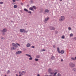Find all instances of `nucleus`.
<instances>
[{"label": "nucleus", "instance_id": "45", "mask_svg": "<svg viewBox=\"0 0 76 76\" xmlns=\"http://www.w3.org/2000/svg\"><path fill=\"white\" fill-rule=\"evenodd\" d=\"M3 35H5V33H3Z\"/></svg>", "mask_w": 76, "mask_h": 76}, {"label": "nucleus", "instance_id": "38", "mask_svg": "<svg viewBox=\"0 0 76 76\" xmlns=\"http://www.w3.org/2000/svg\"><path fill=\"white\" fill-rule=\"evenodd\" d=\"M68 29L69 30H71V28H70V27L68 28Z\"/></svg>", "mask_w": 76, "mask_h": 76}, {"label": "nucleus", "instance_id": "5", "mask_svg": "<svg viewBox=\"0 0 76 76\" xmlns=\"http://www.w3.org/2000/svg\"><path fill=\"white\" fill-rule=\"evenodd\" d=\"M26 55L27 56H28V57H30L29 59V60H32V58L31 57V55L28 54H26Z\"/></svg>", "mask_w": 76, "mask_h": 76}, {"label": "nucleus", "instance_id": "23", "mask_svg": "<svg viewBox=\"0 0 76 76\" xmlns=\"http://www.w3.org/2000/svg\"><path fill=\"white\" fill-rule=\"evenodd\" d=\"M37 58H39L40 57V56L39 55H37L36 56Z\"/></svg>", "mask_w": 76, "mask_h": 76}, {"label": "nucleus", "instance_id": "41", "mask_svg": "<svg viewBox=\"0 0 76 76\" xmlns=\"http://www.w3.org/2000/svg\"><path fill=\"white\" fill-rule=\"evenodd\" d=\"M20 4L22 5V6H23V4L22 3H21Z\"/></svg>", "mask_w": 76, "mask_h": 76}, {"label": "nucleus", "instance_id": "43", "mask_svg": "<svg viewBox=\"0 0 76 76\" xmlns=\"http://www.w3.org/2000/svg\"><path fill=\"white\" fill-rule=\"evenodd\" d=\"M16 0H12L13 2H15Z\"/></svg>", "mask_w": 76, "mask_h": 76}, {"label": "nucleus", "instance_id": "34", "mask_svg": "<svg viewBox=\"0 0 76 76\" xmlns=\"http://www.w3.org/2000/svg\"><path fill=\"white\" fill-rule=\"evenodd\" d=\"M61 38H62V39H63L64 38V36H62L61 37Z\"/></svg>", "mask_w": 76, "mask_h": 76}, {"label": "nucleus", "instance_id": "28", "mask_svg": "<svg viewBox=\"0 0 76 76\" xmlns=\"http://www.w3.org/2000/svg\"><path fill=\"white\" fill-rule=\"evenodd\" d=\"M14 7L15 9H16V8H17V6L16 5H14Z\"/></svg>", "mask_w": 76, "mask_h": 76}, {"label": "nucleus", "instance_id": "36", "mask_svg": "<svg viewBox=\"0 0 76 76\" xmlns=\"http://www.w3.org/2000/svg\"><path fill=\"white\" fill-rule=\"evenodd\" d=\"M10 73V71L8 70L7 71V74H9Z\"/></svg>", "mask_w": 76, "mask_h": 76}, {"label": "nucleus", "instance_id": "27", "mask_svg": "<svg viewBox=\"0 0 76 76\" xmlns=\"http://www.w3.org/2000/svg\"><path fill=\"white\" fill-rule=\"evenodd\" d=\"M57 72H55L54 73V75H53V76H57V75H56V74H57Z\"/></svg>", "mask_w": 76, "mask_h": 76}, {"label": "nucleus", "instance_id": "18", "mask_svg": "<svg viewBox=\"0 0 76 76\" xmlns=\"http://www.w3.org/2000/svg\"><path fill=\"white\" fill-rule=\"evenodd\" d=\"M57 50L58 53H60V49H59V48H57Z\"/></svg>", "mask_w": 76, "mask_h": 76}, {"label": "nucleus", "instance_id": "25", "mask_svg": "<svg viewBox=\"0 0 76 76\" xmlns=\"http://www.w3.org/2000/svg\"><path fill=\"white\" fill-rule=\"evenodd\" d=\"M54 72H55V73H56H56H57V72H58V70H56L55 69V70H54Z\"/></svg>", "mask_w": 76, "mask_h": 76}, {"label": "nucleus", "instance_id": "33", "mask_svg": "<svg viewBox=\"0 0 76 76\" xmlns=\"http://www.w3.org/2000/svg\"><path fill=\"white\" fill-rule=\"evenodd\" d=\"M3 4V2H0V4Z\"/></svg>", "mask_w": 76, "mask_h": 76}, {"label": "nucleus", "instance_id": "9", "mask_svg": "<svg viewBox=\"0 0 76 76\" xmlns=\"http://www.w3.org/2000/svg\"><path fill=\"white\" fill-rule=\"evenodd\" d=\"M7 31V29L6 28H4L3 29V30H2L1 32H3V33H4V32H6Z\"/></svg>", "mask_w": 76, "mask_h": 76}, {"label": "nucleus", "instance_id": "3", "mask_svg": "<svg viewBox=\"0 0 76 76\" xmlns=\"http://www.w3.org/2000/svg\"><path fill=\"white\" fill-rule=\"evenodd\" d=\"M64 20V16H61V17L59 19V21L60 22H62V21H63Z\"/></svg>", "mask_w": 76, "mask_h": 76}, {"label": "nucleus", "instance_id": "6", "mask_svg": "<svg viewBox=\"0 0 76 76\" xmlns=\"http://www.w3.org/2000/svg\"><path fill=\"white\" fill-rule=\"evenodd\" d=\"M12 46H14L13 47L15 48H17L18 47V45H16V44H15L14 43H12Z\"/></svg>", "mask_w": 76, "mask_h": 76}, {"label": "nucleus", "instance_id": "13", "mask_svg": "<svg viewBox=\"0 0 76 76\" xmlns=\"http://www.w3.org/2000/svg\"><path fill=\"white\" fill-rule=\"evenodd\" d=\"M11 50H16V48H15L14 47H12L11 48Z\"/></svg>", "mask_w": 76, "mask_h": 76}, {"label": "nucleus", "instance_id": "29", "mask_svg": "<svg viewBox=\"0 0 76 76\" xmlns=\"http://www.w3.org/2000/svg\"><path fill=\"white\" fill-rule=\"evenodd\" d=\"M71 59L72 60H75V58H71Z\"/></svg>", "mask_w": 76, "mask_h": 76}, {"label": "nucleus", "instance_id": "50", "mask_svg": "<svg viewBox=\"0 0 76 76\" xmlns=\"http://www.w3.org/2000/svg\"><path fill=\"white\" fill-rule=\"evenodd\" d=\"M37 76H40V75L39 74H38L37 75Z\"/></svg>", "mask_w": 76, "mask_h": 76}, {"label": "nucleus", "instance_id": "7", "mask_svg": "<svg viewBox=\"0 0 76 76\" xmlns=\"http://www.w3.org/2000/svg\"><path fill=\"white\" fill-rule=\"evenodd\" d=\"M49 19H50V18L49 17L46 18L45 20H44V22H45V23H47V20H48Z\"/></svg>", "mask_w": 76, "mask_h": 76}, {"label": "nucleus", "instance_id": "46", "mask_svg": "<svg viewBox=\"0 0 76 76\" xmlns=\"http://www.w3.org/2000/svg\"><path fill=\"white\" fill-rule=\"evenodd\" d=\"M17 44L18 46H20V45H19V44L17 43Z\"/></svg>", "mask_w": 76, "mask_h": 76}, {"label": "nucleus", "instance_id": "44", "mask_svg": "<svg viewBox=\"0 0 76 76\" xmlns=\"http://www.w3.org/2000/svg\"><path fill=\"white\" fill-rule=\"evenodd\" d=\"M31 48H35V47L34 46H32V47H31Z\"/></svg>", "mask_w": 76, "mask_h": 76}, {"label": "nucleus", "instance_id": "40", "mask_svg": "<svg viewBox=\"0 0 76 76\" xmlns=\"http://www.w3.org/2000/svg\"><path fill=\"white\" fill-rule=\"evenodd\" d=\"M58 33V31H55V34H57Z\"/></svg>", "mask_w": 76, "mask_h": 76}, {"label": "nucleus", "instance_id": "53", "mask_svg": "<svg viewBox=\"0 0 76 76\" xmlns=\"http://www.w3.org/2000/svg\"><path fill=\"white\" fill-rule=\"evenodd\" d=\"M60 1H62V0H60Z\"/></svg>", "mask_w": 76, "mask_h": 76}, {"label": "nucleus", "instance_id": "58", "mask_svg": "<svg viewBox=\"0 0 76 76\" xmlns=\"http://www.w3.org/2000/svg\"><path fill=\"white\" fill-rule=\"evenodd\" d=\"M11 22H12V21Z\"/></svg>", "mask_w": 76, "mask_h": 76}, {"label": "nucleus", "instance_id": "37", "mask_svg": "<svg viewBox=\"0 0 76 76\" xmlns=\"http://www.w3.org/2000/svg\"><path fill=\"white\" fill-rule=\"evenodd\" d=\"M22 73H26V72L24 71H22Z\"/></svg>", "mask_w": 76, "mask_h": 76}, {"label": "nucleus", "instance_id": "56", "mask_svg": "<svg viewBox=\"0 0 76 76\" xmlns=\"http://www.w3.org/2000/svg\"><path fill=\"white\" fill-rule=\"evenodd\" d=\"M4 76H7V75H5Z\"/></svg>", "mask_w": 76, "mask_h": 76}, {"label": "nucleus", "instance_id": "54", "mask_svg": "<svg viewBox=\"0 0 76 76\" xmlns=\"http://www.w3.org/2000/svg\"><path fill=\"white\" fill-rule=\"evenodd\" d=\"M75 60H76V57H75Z\"/></svg>", "mask_w": 76, "mask_h": 76}, {"label": "nucleus", "instance_id": "39", "mask_svg": "<svg viewBox=\"0 0 76 76\" xmlns=\"http://www.w3.org/2000/svg\"><path fill=\"white\" fill-rule=\"evenodd\" d=\"M45 49H42V51H45Z\"/></svg>", "mask_w": 76, "mask_h": 76}, {"label": "nucleus", "instance_id": "20", "mask_svg": "<svg viewBox=\"0 0 76 76\" xmlns=\"http://www.w3.org/2000/svg\"><path fill=\"white\" fill-rule=\"evenodd\" d=\"M30 44H29V43H28L26 45L27 47H30Z\"/></svg>", "mask_w": 76, "mask_h": 76}, {"label": "nucleus", "instance_id": "26", "mask_svg": "<svg viewBox=\"0 0 76 76\" xmlns=\"http://www.w3.org/2000/svg\"><path fill=\"white\" fill-rule=\"evenodd\" d=\"M27 12H28V13H30V14H31L32 13V12L30 11H28Z\"/></svg>", "mask_w": 76, "mask_h": 76}, {"label": "nucleus", "instance_id": "57", "mask_svg": "<svg viewBox=\"0 0 76 76\" xmlns=\"http://www.w3.org/2000/svg\"><path fill=\"white\" fill-rule=\"evenodd\" d=\"M29 6V5H27V6Z\"/></svg>", "mask_w": 76, "mask_h": 76}, {"label": "nucleus", "instance_id": "30", "mask_svg": "<svg viewBox=\"0 0 76 76\" xmlns=\"http://www.w3.org/2000/svg\"><path fill=\"white\" fill-rule=\"evenodd\" d=\"M35 61H38V59L37 58H35Z\"/></svg>", "mask_w": 76, "mask_h": 76}, {"label": "nucleus", "instance_id": "51", "mask_svg": "<svg viewBox=\"0 0 76 76\" xmlns=\"http://www.w3.org/2000/svg\"><path fill=\"white\" fill-rule=\"evenodd\" d=\"M16 76H19L18 74H16Z\"/></svg>", "mask_w": 76, "mask_h": 76}, {"label": "nucleus", "instance_id": "21", "mask_svg": "<svg viewBox=\"0 0 76 76\" xmlns=\"http://www.w3.org/2000/svg\"><path fill=\"white\" fill-rule=\"evenodd\" d=\"M19 74H20L19 75H23V73L22 72H19Z\"/></svg>", "mask_w": 76, "mask_h": 76}, {"label": "nucleus", "instance_id": "31", "mask_svg": "<svg viewBox=\"0 0 76 76\" xmlns=\"http://www.w3.org/2000/svg\"><path fill=\"white\" fill-rule=\"evenodd\" d=\"M26 49L25 48H23V51H26Z\"/></svg>", "mask_w": 76, "mask_h": 76}, {"label": "nucleus", "instance_id": "15", "mask_svg": "<svg viewBox=\"0 0 76 76\" xmlns=\"http://www.w3.org/2000/svg\"><path fill=\"white\" fill-rule=\"evenodd\" d=\"M29 10H32V11H34V9H33V8L32 7H30L29 8Z\"/></svg>", "mask_w": 76, "mask_h": 76}, {"label": "nucleus", "instance_id": "14", "mask_svg": "<svg viewBox=\"0 0 76 76\" xmlns=\"http://www.w3.org/2000/svg\"><path fill=\"white\" fill-rule=\"evenodd\" d=\"M49 10H45V12L46 13H49Z\"/></svg>", "mask_w": 76, "mask_h": 76}, {"label": "nucleus", "instance_id": "47", "mask_svg": "<svg viewBox=\"0 0 76 76\" xmlns=\"http://www.w3.org/2000/svg\"><path fill=\"white\" fill-rule=\"evenodd\" d=\"M1 39H3V37H1Z\"/></svg>", "mask_w": 76, "mask_h": 76}, {"label": "nucleus", "instance_id": "16", "mask_svg": "<svg viewBox=\"0 0 76 76\" xmlns=\"http://www.w3.org/2000/svg\"><path fill=\"white\" fill-rule=\"evenodd\" d=\"M64 53V50H61V52H60V53H61V54H63Z\"/></svg>", "mask_w": 76, "mask_h": 76}, {"label": "nucleus", "instance_id": "10", "mask_svg": "<svg viewBox=\"0 0 76 76\" xmlns=\"http://www.w3.org/2000/svg\"><path fill=\"white\" fill-rule=\"evenodd\" d=\"M50 30H54V29H55V28L54 27H53L52 26H50Z\"/></svg>", "mask_w": 76, "mask_h": 76}, {"label": "nucleus", "instance_id": "11", "mask_svg": "<svg viewBox=\"0 0 76 76\" xmlns=\"http://www.w3.org/2000/svg\"><path fill=\"white\" fill-rule=\"evenodd\" d=\"M40 12V13H42V12H43L44 11V9L43 8H40L39 10Z\"/></svg>", "mask_w": 76, "mask_h": 76}, {"label": "nucleus", "instance_id": "19", "mask_svg": "<svg viewBox=\"0 0 76 76\" xmlns=\"http://www.w3.org/2000/svg\"><path fill=\"white\" fill-rule=\"evenodd\" d=\"M24 11H25V12H28V10H27L26 9V8H24Z\"/></svg>", "mask_w": 76, "mask_h": 76}, {"label": "nucleus", "instance_id": "24", "mask_svg": "<svg viewBox=\"0 0 76 76\" xmlns=\"http://www.w3.org/2000/svg\"><path fill=\"white\" fill-rule=\"evenodd\" d=\"M73 71H74V72H76V69L75 68H74L72 69Z\"/></svg>", "mask_w": 76, "mask_h": 76}, {"label": "nucleus", "instance_id": "4", "mask_svg": "<svg viewBox=\"0 0 76 76\" xmlns=\"http://www.w3.org/2000/svg\"><path fill=\"white\" fill-rule=\"evenodd\" d=\"M69 66L71 67H74L75 66V64L72 63L70 62L69 63Z\"/></svg>", "mask_w": 76, "mask_h": 76}, {"label": "nucleus", "instance_id": "55", "mask_svg": "<svg viewBox=\"0 0 76 76\" xmlns=\"http://www.w3.org/2000/svg\"><path fill=\"white\" fill-rule=\"evenodd\" d=\"M17 0V1H19V0Z\"/></svg>", "mask_w": 76, "mask_h": 76}, {"label": "nucleus", "instance_id": "32", "mask_svg": "<svg viewBox=\"0 0 76 76\" xmlns=\"http://www.w3.org/2000/svg\"><path fill=\"white\" fill-rule=\"evenodd\" d=\"M57 76H61V75L59 73H58V74Z\"/></svg>", "mask_w": 76, "mask_h": 76}, {"label": "nucleus", "instance_id": "8", "mask_svg": "<svg viewBox=\"0 0 76 76\" xmlns=\"http://www.w3.org/2000/svg\"><path fill=\"white\" fill-rule=\"evenodd\" d=\"M22 53V51H18L16 52V54H21Z\"/></svg>", "mask_w": 76, "mask_h": 76}, {"label": "nucleus", "instance_id": "52", "mask_svg": "<svg viewBox=\"0 0 76 76\" xmlns=\"http://www.w3.org/2000/svg\"><path fill=\"white\" fill-rule=\"evenodd\" d=\"M25 25H28V24L27 23L25 24Z\"/></svg>", "mask_w": 76, "mask_h": 76}, {"label": "nucleus", "instance_id": "49", "mask_svg": "<svg viewBox=\"0 0 76 76\" xmlns=\"http://www.w3.org/2000/svg\"><path fill=\"white\" fill-rule=\"evenodd\" d=\"M61 61H63V59H61Z\"/></svg>", "mask_w": 76, "mask_h": 76}, {"label": "nucleus", "instance_id": "42", "mask_svg": "<svg viewBox=\"0 0 76 76\" xmlns=\"http://www.w3.org/2000/svg\"><path fill=\"white\" fill-rule=\"evenodd\" d=\"M53 48H55L56 47V45H53Z\"/></svg>", "mask_w": 76, "mask_h": 76}, {"label": "nucleus", "instance_id": "17", "mask_svg": "<svg viewBox=\"0 0 76 76\" xmlns=\"http://www.w3.org/2000/svg\"><path fill=\"white\" fill-rule=\"evenodd\" d=\"M33 9H34V10H36L37 9V7L34 6H33Z\"/></svg>", "mask_w": 76, "mask_h": 76}, {"label": "nucleus", "instance_id": "22", "mask_svg": "<svg viewBox=\"0 0 76 76\" xmlns=\"http://www.w3.org/2000/svg\"><path fill=\"white\" fill-rule=\"evenodd\" d=\"M55 58V57L54 56H52L51 57V59H52V60H54Z\"/></svg>", "mask_w": 76, "mask_h": 76}, {"label": "nucleus", "instance_id": "1", "mask_svg": "<svg viewBox=\"0 0 76 76\" xmlns=\"http://www.w3.org/2000/svg\"><path fill=\"white\" fill-rule=\"evenodd\" d=\"M48 72L50 75H53V74H54V72H53V70L51 69H49L48 70Z\"/></svg>", "mask_w": 76, "mask_h": 76}, {"label": "nucleus", "instance_id": "48", "mask_svg": "<svg viewBox=\"0 0 76 76\" xmlns=\"http://www.w3.org/2000/svg\"><path fill=\"white\" fill-rule=\"evenodd\" d=\"M74 39H75V40H76V37H74Z\"/></svg>", "mask_w": 76, "mask_h": 76}, {"label": "nucleus", "instance_id": "35", "mask_svg": "<svg viewBox=\"0 0 76 76\" xmlns=\"http://www.w3.org/2000/svg\"><path fill=\"white\" fill-rule=\"evenodd\" d=\"M70 37H72V36H73V34H70Z\"/></svg>", "mask_w": 76, "mask_h": 76}, {"label": "nucleus", "instance_id": "12", "mask_svg": "<svg viewBox=\"0 0 76 76\" xmlns=\"http://www.w3.org/2000/svg\"><path fill=\"white\" fill-rule=\"evenodd\" d=\"M34 0H30V1H29L30 3V4H33V3H34Z\"/></svg>", "mask_w": 76, "mask_h": 76}, {"label": "nucleus", "instance_id": "2", "mask_svg": "<svg viewBox=\"0 0 76 76\" xmlns=\"http://www.w3.org/2000/svg\"><path fill=\"white\" fill-rule=\"evenodd\" d=\"M20 32H24V33H27L28 32V31H26V30H25L24 29H20Z\"/></svg>", "mask_w": 76, "mask_h": 76}]
</instances>
